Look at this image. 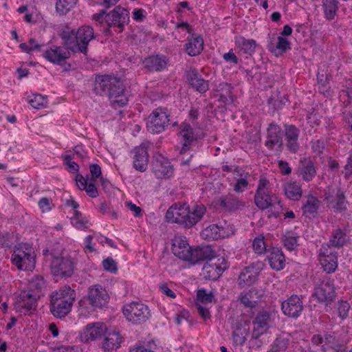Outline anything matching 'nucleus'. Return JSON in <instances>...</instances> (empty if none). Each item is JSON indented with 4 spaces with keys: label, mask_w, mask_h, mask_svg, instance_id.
<instances>
[{
    "label": "nucleus",
    "mask_w": 352,
    "mask_h": 352,
    "mask_svg": "<svg viewBox=\"0 0 352 352\" xmlns=\"http://www.w3.org/2000/svg\"><path fill=\"white\" fill-rule=\"evenodd\" d=\"M150 146L151 142L145 140L131 151L133 166L136 170L142 173L146 170L148 164V149Z\"/></svg>",
    "instance_id": "nucleus-16"
},
{
    "label": "nucleus",
    "mask_w": 352,
    "mask_h": 352,
    "mask_svg": "<svg viewBox=\"0 0 352 352\" xmlns=\"http://www.w3.org/2000/svg\"><path fill=\"white\" fill-rule=\"evenodd\" d=\"M94 91L97 95L107 96L111 105L115 108L122 107L128 103V97L122 81L113 75L96 76Z\"/></svg>",
    "instance_id": "nucleus-1"
},
{
    "label": "nucleus",
    "mask_w": 352,
    "mask_h": 352,
    "mask_svg": "<svg viewBox=\"0 0 352 352\" xmlns=\"http://www.w3.org/2000/svg\"><path fill=\"white\" fill-rule=\"evenodd\" d=\"M75 300V292L69 286H64L50 295V311L57 318L67 316Z\"/></svg>",
    "instance_id": "nucleus-4"
},
{
    "label": "nucleus",
    "mask_w": 352,
    "mask_h": 352,
    "mask_svg": "<svg viewBox=\"0 0 352 352\" xmlns=\"http://www.w3.org/2000/svg\"><path fill=\"white\" fill-rule=\"evenodd\" d=\"M38 204L43 212H49L52 209V200L50 198L42 197Z\"/></svg>",
    "instance_id": "nucleus-62"
},
{
    "label": "nucleus",
    "mask_w": 352,
    "mask_h": 352,
    "mask_svg": "<svg viewBox=\"0 0 352 352\" xmlns=\"http://www.w3.org/2000/svg\"><path fill=\"white\" fill-rule=\"evenodd\" d=\"M318 258L324 271L328 274L333 273L338 268V256L333 247L322 244L319 250Z\"/></svg>",
    "instance_id": "nucleus-14"
},
{
    "label": "nucleus",
    "mask_w": 352,
    "mask_h": 352,
    "mask_svg": "<svg viewBox=\"0 0 352 352\" xmlns=\"http://www.w3.org/2000/svg\"><path fill=\"white\" fill-rule=\"evenodd\" d=\"M206 212L203 204H196L190 209L187 204L176 203L168 209L165 217L169 223L190 228L201 221Z\"/></svg>",
    "instance_id": "nucleus-2"
},
{
    "label": "nucleus",
    "mask_w": 352,
    "mask_h": 352,
    "mask_svg": "<svg viewBox=\"0 0 352 352\" xmlns=\"http://www.w3.org/2000/svg\"><path fill=\"white\" fill-rule=\"evenodd\" d=\"M351 306L347 301L340 300L338 302L337 310L338 316L342 319L344 320L349 316V312L350 311Z\"/></svg>",
    "instance_id": "nucleus-58"
},
{
    "label": "nucleus",
    "mask_w": 352,
    "mask_h": 352,
    "mask_svg": "<svg viewBox=\"0 0 352 352\" xmlns=\"http://www.w3.org/2000/svg\"><path fill=\"white\" fill-rule=\"evenodd\" d=\"M104 333V328L102 323L89 324L80 334L82 342H90L100 338Z\"/></svg>",
    "instance_id": "nucleus-30"
},
{
    "label": "nucleus",
    "mask_w": 352,
    "mask_h": 352,
    "mask_svg": "<svg viewBox=\"0 0 352 352\" xmlns=\"http://www.w3.org/2000/svg\"><path fill=\"white\" fill-rule=\"evenodd\" d=\"M104 21L109 28L121 33L130 21L129 12L124 8L117 6L105 15Z\"/></svg>",
    "instance_id": "nucleus-10"
},
{
    "label": "nucleus",
    "mask_w": 352,
    "mask_h": 352,
    "mask_svg": "<svg viewBox=\"0 0 352 352\" xmlns=\"http://www.w3.org/2000/svg\"><path fill=\"white\" fill-rule=\"evenodd\" d=\"M28 288V291H30L37 298H40L47 290L46 282L42 276L34 275L29 280Z\"/></svg>",
    "instance_id": "nucleus-38"
},
{
    "label": "nucleus",
    "mask_w": 352,
    "mask_h": 352,
    "mask_svg": "<svg viewBox=\"0 0 352 352\" xmlns=\"http://www.w3.org/2000/svg\"><path fill=\"white\" fill-rule=\"evenodd\" d=\"M197 300L201 303L208 304L214 300V296L212 292H207L205 289H199L197 292Z\"/></svg>",
    "instance_id": "nucleus-55"
},
{
    "label": "nucleus",
    "mask_w": 352,
    "mask_h": 352,
    "mask_svg": "<svg viewBox=\"0 0 352 352\" xmlns=\"http://www.w3.org/2000/svg\"><path fill=\"white\" fill-rule=\"evenodd\" d=\"M291 344L290 340L283 336L278 337L273 342L272 352H285Z\"/></svg>",
    "instance_id": "nucleus-51"
},
{
    "label": "nucleus",
    "mask_w": 352,
    "mask_h": 352,
    "mask_svg": "<svg viewBox=\"0 0 352 352\" xmlns=\"http://www.w3.org/2000/svg\"><path fill=\"white\" fill-rule=\"evenodd\" d=\"M70 49L67 46L61 47L52 45L43 50V56L49 62L56 65H61L63 62L70 57Z\"/></svg>",
    "instance_id": "nucleus-22"
},
{
    "label": "nucleus",
    "mask_w": 352,
    "mask_h": 352,
    "mask_svg": "<svg viewBox=\"0 0 352 352\" xmlns=\"http://www.w3.org/2000/svg\"><path fill=\"white\" fill-rule=\"evenodd\" d=\"M277 40L278 41L275 45L272 41L269 44L268 49L271 52L276 53L278 51L279 54H282L290 48V42L287 38L280 36L277 38Z\"/></svg>",
    "instance_id": "nucleus-48"
},
{
    "label": "nucleus",
    "mask_w": 352,
    "mask_h": 352,
    "mask_svg": "<svg viewBox=\"0 0 352 352\" xmlns=\"http://www.w3.org/2000/svg\"><path fill=\"white\" fill-rule=\"evenodd\" d=\"M152 171L158 179H168L173 175L174 168L168 158L157 153L153 156Z\"/></svg>",
    "instance_id": "nucleus-17"
},
{
    "label": "nucleus",
    "mask_w": 352,
    "mask_h": 352,
    "mask_svg": "<svg viewBox=\"0 0 352 352\" xmlns=\"http://www.w3.org/2000/svg\"><path fill=\"white\" fill-rule=\"evenodd\" d=\"M270 267L276 271L283 270L286 264L285 256L283 251L277 248H272L267 256Z\"/></svg>",
    "instance_id": "nucleus-33"
},
{
    "label": "nucleus",
    "mask_w": 352,
    "mask_h": 352,
    "mask_svg": "<svg viewBox=\"0 0 352 352\" xmlns=\"http://www.w3.org/2000/svg\"><path fill=\"white\" fill-rule=\"evenodd\" d=\"M103 269L113 274H116L118 271V267L116 261L111 257H108L104 259L102 263Z\"/></svg>",
    "instance_id": "nucleus-59"
},
{
    "label": "nucleus",
    "mask_w": 352,
    "mask_h": 352,
    "mask_svg": "<svg viewBox=\"0 0 352 352\" xmlns=\"http://www.w3.org/2000/svg\"><path fill=\"white\" fill-rule=\"evenodd\" d=\"M180 134L184 141L180 153H185L189 150L192 142L197 140V138L193 133V129L190 124L183 122L180 126Z\"/></svg>",
    "instance_id": "nucleus-37"
},
{
    "label": "nucleus",
    "mask_w": 352,
    "mask_h": 352,
    "mask_svg": "<svg viewBox=\"0 0 352 352\" xmlns=\"http://www.w3.org/2000/svg\"><path fill=\"white\" fill-rule=\"evenodd\" d=\"M311 144L313 152L317 155H320L323 153L325 144L322 139L314 140Z\"/></svg>",
    "instance_id": "nucleus-60"
},
{
    "label": "nucleus",
    "mask_w": 352,
    "mask_h": 352,
    "mask_svg": "<svg viewBox=\"0 0 352 352\" xmlns=\"http://www.w3.org/2000/svg\"><path fill=\"white\" fill-rule=\"evenodd\" d=\"M185 49L188 55L195 56L199 55L204 49V41L200 36H192L188 38L185 45Z\"/></svg>",
    "instance_id": "nucleus-40"
},
{
    "label": "nucleus",
    "mask_w": 352,
    "mask_h": 352,
    "mask_svg": "<svg viewBox=\"0 0 352 352\" xmlns=\"http://www.w3.org/2000/svg\"><path fill=\"white\" fill-rule=\"evenodd\" d=\"M11 261L18 270H32L36 264V254L34 249L27 243L16 245L11 256Z\"/></svg>",
    "instance_id": "nucleus-7"
},
{
    "label": "nucleus",
    "mask_w": 352,
    "mask_h": 352,
    "mask_svg": "<svg viewBox=\"0 0 352 352\" xmlns=\"http://www.w3.org/2000/svg\"><path fill=\"white\" fill-rule=\"evenodd\" d=\"M43 254L50 261L51 270L54 276H72L74 270V262L70 256H63L61 250L54 248L43 250Z\"/></svg>",
    "instance_id": "nucleus-5"
},
{
    "label": "nucleus",
    "mask_w": 352,
    "mask_h": 352,
    "mask_svg": "<svg viewBox=\"0 0 352 352\" xmlns=\"http://www.w3.org/2000/svg\"><path fill=\"white\" fill-rule=\"evenodd\" d=\"M89 170L91 175L90 179H94L99 178L102 175L101 168L97 164H91L89 165Z\"/></svg>",
    "instance_id": "nucleus-64"
},
{
    "label": "nucleus",
    "mask_w": 352,
    "mask_h": 352,
    "mask_svg": "<svg viewBox=\"0 0 352 352\" xmlns=\"http://www.w3.org/2000/svg\"><path fill=\"white\" fill-rule=\"evenodd\" d=\"M186 78L188 84L197 91L204 94L209 89L208 82L201 77L196 69L187 71Z\"/></svg>",
    "instance_id": "nucleus-25"
},
{
    "label": "nucleus",
    "mask_w": 352,
    "mask_h": 352,
    "mask_svg": "<svg viewBox=\"0 0 352 352\" xmlns=\"http://www.w3.org/2000/svg\"><path fill=\"white\" fill-rule=\"evenodd\" d=\"M346 242V234L341 229L338 228L333 231L332 234L330 237L329 242L325 244H328L329 246H332L336 248H339L343 246Z\"/></svg>",
    "instance_id": "nucleus-44"
},
{
    "label": "nucleus",
    "mask_w": 352,
    "mask_h": 352,
    "mask_svg": "<svg viewBox=\"0 0 352 352\" xmlns=\"http://www.w3.org/2000/svg\"><path fill=\"white\" fill-rule=\"evenodd\" d=\"M228 268L227 260L220 255L206 261L202 268V275L206 280H217Z\"/></svg>",
    "instance_id": "nucleus-12"
},
{
    "label": "nucleus",
    "mask_w": 352,
    "mask_h": 352,
    "mask_svg": "<svg viewBox=\"0 0 352 352\" xmlns=\"http://www.w3.org/2000/svg\"><path fill=\"white\" fill-rule=\"evenodd\" d=\"M172 251L174 255L179 259L189 261L192 249L188 244L186 236L176 235L172 239Z\"/></svg>",
    "instance_id": "nucleus-21"
},
{
    "label": "nucleus",
    "mask_w": 352,
    "mask_h": 352,
    "mask_svg": "<svg viewBox=\"0 0 352 352\" xmlns=\"http://www.w3.org/2000/svg\"><path fill=\"white\" fill-rule=\"evenodd\" d=\"M252 248L257 254H262L266 252L267 246L263 235H259L254 238L252 242Z\"/></svg>",
    "instance_id": "nucleus-53"
},
{
    "label": "nucleus",
    "mask_w": 352,
    "mask_h": 352,
    "mask_svg": "<svg viewBox=\"0 0 352 352\" xmlns=\"http://www.w3.org/2000/svg\"><path fill=\"white\" fill-rule=\"evenodd\" d=\"M46 99L41 94H33L28 97V103L34 109H40L45 106Z\"/></svg>",
    "instance_id": "nucleus-57"
},
{
    "label": "nucleus",
    "mask_w": 352,
    "mask_h": 352,
    "mask_svg": "<svg viewBox=\"0 0 352 352\" xmlns=\"http://www.w3.org/2000/svg\"><path fill=\"white\" fill-rule=\"evenodd\" d=\"M318 89L319 92L325 96L331 95V89L327 78L325 80L318 79Z\"/></svg>",
    "instance_id": "nucleus-61"
},
{
    "label": "nucleus",
    "mask_w": 352,
    "mask_h": 352,
    "mask_svg": "<svg viewBox=\"0 0 352 352\" xmlns=\"http://www.w3.org/2000/svg\"><path fill=\"white\" fill-rule=\"evenodd\" d=\"M38 299L30 291H22L15 298L14 309L19 313L24 315L29 314L36 309Z\"/></svg>",
    "instance_id": "nucleus-18"
},
{
    "label": "nucleus",
    "mask_w": 352,
    "mask_h": 352,
    "mask_svg": "<svg viewBox=\"0 0 352 352\" xmlns=\"http://www.w3.org/2000/svg\"><path fill=\"white\" fill-rule=\"evenodd\" d=\"M214 97L217 98L218 101L223 106L232 104L234 100L233 87L227 82L219 84L215 89Z\"/></svg>",
    "instance_id": "nucleus-27"
},
{
    "label": "nucleus",
    "mask_w": 352,
    "mask_h": 352,
    "mask_svg": "<svg viewBox=\"0 0 352 352\" xmlns=\"http://www.w3.org/2000/svg\"><path fill=\"white\" fill-rule=\"evenodd\" d=\"M262 294L256 288H251L248 292H243L240 295L241 302L246 307H255L261 300Z\"/></svg>",
    "instance_id": "nucleus-36"
},
{
    "label": "nucleus",
    "mask_w": 352,
    "mask_h": 352,
    "mask_svg": "<svg viewBox=\"0 0 352 352\" xmlns=\"http://www.w3.org/2000/svg\"><path fill=\"white\" fill-rule=\"evenodd\" d=\"M109 300L107 291L100 285H94L89 287L87 295L78 302L79 311L85 314L89 312L87 302L94 308H102L106 306Z\"/></svg>",
    "instance_id": "nucleus-6"
},
{
    "label": "nucleus",
    "mask_w": 352,
    "mask_h": 352,
    "mask_svg": "<svg viewBox=\"0 0 352 352\" xmlns=\"http://www.w3.org/2000/svg\"><path fill=\"white\" fill-rule=\"evenodd\" d=\"M218 204L223 211L230 212L241 210L245 206L243 200L232 195L220 197L218 200Z\"/></svg>",
    "instance_id": "nucleus-28"
},
{
    "label": "nucleus",
    "mask_w": 352,
    "mask_h": 352,
    "mask_svg": "<svg viewBox=\"0 0 352 352\" xmlns=\"http://www.w3.org/2000/svg\"><path fill=\"white\" fill-rule=\"evenodd\" d=\"M299 236L292 230L285 232L282 237L281 241L284 247L289 251L294 250L298 246V240Z\"/></svg>",
    "instance_id": "nucleus-43"
},
{
    "label": "nucleus",
    "mask_w": 352,
    "mask_h": 352,
    "mask_svg": "<svg viewBox=\"0 0 352 352\" xmlns=\"http://www.w3.org/2000/svg\"><path fill=\"white\" fill-rule=\"evenodd\" d=\"M254 203L260 210L269 209V217L278 218L283 213L281 200L271 192H255Z\"/></svg>",
    "instance_id": "nucleus-8"
},
{
    "label": "nucleus",
    "mask_w": 352,
    "mask_h": 352,
    "mask_svg": "<svg viewBox=\"0 0 352 352\" xmlns=\"http://www.w3.org/2000/svg\"><path fill=\"white\" fill-rule=\"evenodd\" d=\"M122 342V337L119 331L108 333L101 342V348L104 352H116Z\"/></svg>",
    "instance_id": "nucleus-31"
},
{
    "label": "nucleus",
    "mask_w": 352,
    "mask_h": 352,
    "mask_svg": "<svg viewBox=\"0 0 352 352\" xmlns=\"http://www.w3.org/2000/svg\"><path fill=\"white\" fill-rule=\"evenodd\" d=\"M300 130L294 124L284 125V136L287 150L291 153H296L300 148L299 138Z\"/></svg>",
    "instance_id": "nucleus-20"
},
{
    "label": "nucleus",
    "mask_w": 352,
    "mask_h": 352,
    "mask_svg": "<svg viewBox=\"0 0 352 352\" xmlns=\"http://www.w3.org/2000/svg\"><path fill=\"white\" fill-rule=\"evenodd\" d=\"M95 38L94 31L91 26L82 25L76 32L74 31H63L61 38L65 46L70 49L73 52H81L84 55L87 54L88 45Z\"/></svg>",
    "instance_id": "nucleus-3"
},
{
    "label": "nucleus",
    "mask_w": 352,
    "mask_h": 352,
    "mask_svg": "<svg viewBox=\"0 0 352 352\" xmlns=\"http://www.w3.org/2000/svg\"><path fill=\"white\" fill-rule=\"evenodd\" d=\"M283 314L291 318H298L302 309V301L297 295H292L281 305Z\"/></svg>",
    "instance_id": "nucleus-23"
},
{
    "label": "nucleus",
    "mask_w": 352,
    "mask_h": 352,
    "mask_svg": "<svg viewBox=\"0 0 352 352\" xmlns=\"http://www.w3.org/2000/svg\"><path fill=\"white\" fill-rule=\"evenodd\" d=\"M272 323V312L267 309L260 310L252 322V338L258 339L261 336L267 333Z\"/></svg>",
    "instance_id": "nucleus-15"
},
{
    "label": "nucleus",
    "mask_w": 352,
    "mask_h": 352,
    "mask_svg": "<svg viewBox=\"0 0 352 352\" xmlns=\"http://www.w3.org/2000/svg\"><path fill=\"white\" fill-rule=\"evenodd\" d=\"M76 182L80 190H85L86 193L92 198L98 197L99 193L96 186V180L85 178L82 175H77Z\"/></svg>",
    "instance_id": "nucleus-34"
},
{
    "label": "nucleus",
    "mask_w": 352,
    "mask_h": 352,
    "mask_svg": "<svg viewBox=\"0 0 352 352\" xmlns=\"http://www.w3.org/2000/svg\"><path fill=\"white\" fill-rule=\"evenodd\" d=\"M339 99L344 107H347L352 104V88H346L339 92Z\"/></svg>",
    "instance_id": "nucleus-56"
},
{
    "label": "nucleus",
    "mask_w": 352,
    "mask_h": 352,
    "mask_svg": "<svg viewBox=\"0 0 352 352\" xmlns=\"http://www.w3.org/2000/svg\"><path fill=\"white\" fill-rule=\"evenodd\" d=\"M201 236L207 240L221 239L218 224H212L206 228L202 231Z\"/></svg>",
    "instance_id": "nucleus-49"
},
{
    "label": "nucleus",
    "mask_w": 352,
    "mask_h": 352,
    "mask_svg": "<svg viewBox=\"0 0 352 352\" xmlns=\"http://www.w3.org/2000/svg\"><path fill=\"white\" fill-rule=\"evenodd\" d=\"M218 227L219 228L221 239L228 238L232 236L235 232L233 224L226 221L223 222V224L219 223Z\"/></svg>",
    "instance_id": "nucleus-54"
},
{
    "label": "nucleus",
    "mask_w": 352,
    "mask_h": 352,
    "mask_svg": "<svg viewBox=\"0 0 352 352\" xmlns=\"http://www.w3.org/2000/svg\"><path fill=\"white\" fill-rule=\"evenodd\" d=\"M169 121L167 109L158 107L153 110L148 116L146 126L151 133H160L166 129Z\"/></svg>",
    "instance_id": "nucleus-13"
},
{
    "label": "nucleus",
    "mask_w": 352,
    "mask_h": 352,
    "mask_svg": "<svg viewBox=\"0 0 352 352\" xmlns=\"http://www.w3.org/2000/svg\"><path fill=\"white\" fill-rule=\"evenodd\" d=\"M264 145L270 151H273L277 146V151L283 150V137L280 126L274 123H270L266 130V140Z\"/></svg>",
    "instance_id": "nucleus-19"
},
{
    "label": "nucleus",
    "mask_w": 352,
    "mask_h": 352,
    "mask_svg": "<svg viewBox=\"0 0 352 352\" xmlns=\"http://www.w3.org/2000/svg\"><path fill=\"white\" fill-rule=\"evenodd\" d=\"M324 199L331 207L337 210L342 211L346 209L344 193L340 189H337L336 192L329 190L325 192Z\"/></svg>",
    "instance_id": "nucleus-29"
},
{
    "label": "nucleus",
    "mask_w": 352,
    "mask_h": 352,
    "mask_svg": "<svg viewBox=\"0 0 352 352\" xmlns=\"http://www.w3.org/2000/svg\"><path fill=\"white\" fill-rule=\"evenodd\" d=\"M156 344L154 340H151L143 344H135L131 347L129 352H155Z\"/></svg>",
    "instance_id": "nucleus-52"
},
{
    "label": "nucleus",
    "mask_w": 352,
    "mask_h": 352,
    "mask_svg": "<svg viewBox=\"0 0 352 352\" xmlns=\"http://www.w3.org/2000/svg\"><path fill=\"white\" fill-rule=\"evenodd\" d=\"M248 185V182L246 178H240L236 180L234 186V190L237 192H241L245 190Z\"/></svg>",
    "instance_id": "nucleus-63"
},
{
    "label": "nucleus",
    "mask_w": 352,
    "mask_h": 352,
    "mask_svg": "<svg viewBox=\"0 0 352 352\" xmlns=\"http://www.w3.org/2000/svg\"><path fill=\"white\" fill-rule=\"evenodd\" d=\"M299 175L305 182H311L316 175V170L314 162L309 158L300 161L298 167Z\"/></svg>",
    "instance_id": "nucleus-35"
},
{
    "label": "nucleus",
    "mask_w": 352,
    "mask_h": 352,
    "mask_svg": "<svg viewBox=\"0 0 352 352\" xmlns=\"http://www.w3.org/2000/svg\"><path fill=\"white\" fill-rule=\"evenodd\" d=\"M78 0H56V12L60 16L68 13L77 3Z\"/></svg>",
    "instance_id": "nucleus-46"
},
{
    "label": "nucleus",
    "mask_w": 352,
    "mask_h": 352,
    "mask_svg": "<svg viewBox=\"0 0 352 352\" xmlns=\"http://www.w3.org/2000/svg\"><path fill=\"white\" fill-rule=\"evenodd\" d=\"M122 313L126 320L133 324H142L151 317L148 307L138 301H133L124 305Z\"/></svg>",
    "instance_id": "nucleus-9"
},
{
    "label": "nucleus",
    "mask_w": 352,
    "mask_h": 352,
    "mask_svg": "<svg viewBox=\"0 0 352 352\" xmlns=\"http://www.w3.org/2000/svg\"><path fill=\"white\" fill-rule=\"evenodd\" d=\"M320 205L318 198L311 194H309L306 201L302 205L304 213L312 214L317 212Z\"/></svg>",
    "instance_id": "nucleus-47"
},
{
    "label": "nucleus",
    "mask_w": 352,
    "mask_h": 352,
    "mask_svg": "<svg viewBox=\"0 0 352 352\" xmlns=\"http://www.w3.org/2000/svg\"><path fill=\"white\" fill-rule=\"evenodd\" d=\"M168 60L164 55H151L145 58L143 65L150 72H162L166 69Z\"/></svg>",
    "instance_id": "nucleus-26"
},
{
    "label": "nucleus",
    "mask_w": 352,
    "mask_h": 352,
    "mask_svg": "<svg viewBox=\"0 0 352 352\" xmlns=\"http://www.w3.org/2000/svg\"><path fill=\"white\" fill-rule=\"evenodd\" d=\"M324 17L329 20H333L338 10L339 2L337 0H322Z\"/></svg>",
    "instance_id": "nucleus-45"
},
{
    "label": "nucleus",
    "mask_w": 352,
    "mask_h": 352,
    "mask_svg": "<svg viewBox=\"0 0 352 352\" xmlns=\"http://www.w3.org/2000/svg\"><path fill=\"white\" fill-rule=\"evenodd\" d=\"M314 296L320 302L328 305L336 297L334 280L329 276L320 279L314 287Z\"/></svg>",
    "instance_id": "nucleus-11"
},
{
    "label": "nucleus",
    "mask_w": 352,
    "mask_h": 352,
    "mask_svg": "<svg viewBox=\"0 0 352 352\" xmlns=\"http://www.w3.org/2000/svg\"><path fill=\"white\" fill-rule=\"evenodd\" d=\"M335 337L331 334L314 335L312 338V342L314 344L318 346L321 348L322 351H327L329 349H333Z\"/></svg>",
    "instance_id": "nucleus-42"
},
{
    "label": "nucleus",
    "mask_w": 352,
    "mask_h": 352,
    "mask_svg": "<svg viewBox=\"0 0 352 352\" xmlns=\"http://www.w3.org/2000/svg\"><path fill=\"white\" fill-rule=\"evenodd\" d=\"M235 45L241 52L252 56L255 52L256 42L254 39H246L243 36H239L235 38Z\"/></svg>",
    "instance_id": "nucleus-41"
},
{
    "label": "nucleus",
    "mask_w": 352,
    "mask_h": 352,
    "mask_svg": "<svg viewBox=\"0 0 352 352\" xmlns=\"http://www.w3.org/2000/svg\"><path fill=\"white\" fill-rule=\"evenodd\" d=\"M72 224L79 230H85L88 228L89 221L78 210H75L74 216L71 218Z\"/></svg>",
    "instance_id": "nucleus-50"
},
{
    "label": "nucleus",
    "mask_w": 352,
    "mask_h": 352,
    "mask_svg": "<svg viewBox=\"0 0 352 352\" xmlns=\"http://www.w3.org/2000/svg\"><path fill=\"white\" fill-rule=\"evenodd\" d=\"M283 190L285 196L294 201L299 200L302 195V190L300 183L296 181H289L283 184Z\"/></svg>",
    "instance_id": "nucleus-39"
},
{
    "label": "nucleus",
    "mask_w": 352,
    "mask_h": 352,
    "mask_svg": "<svg viewBox=\"0 0 352 352\" xmlns=\"http://www.w3.org/2000/svg\"><path fill=\"white\" fill-rule=\"evenodd\" d=\"M191 254L192 256H190L189 262L193 264L201 261H206V262L209 259L217 256L215 251L210 245L198 246L192 250Z\"/></svg>",
    "instance_id": "nucleus-32"
},
{
    "label": "nucleus",
    "mask_w": 352,
    "mask_h": 352,
    "mask_svg": "<svg viewBox=\"0 0 352 352\" xmlns=\"http://www.w3.org/2000/svg\"><path fill=\"white\" fill-rule=\"evenodd\" d=\"M258 265L259 263H252L242 270L238 278L240 286L250 285L256 281L261 269Z\"/></svg>",
    "instance_id": "nucleus-24"
}]
</instances>
